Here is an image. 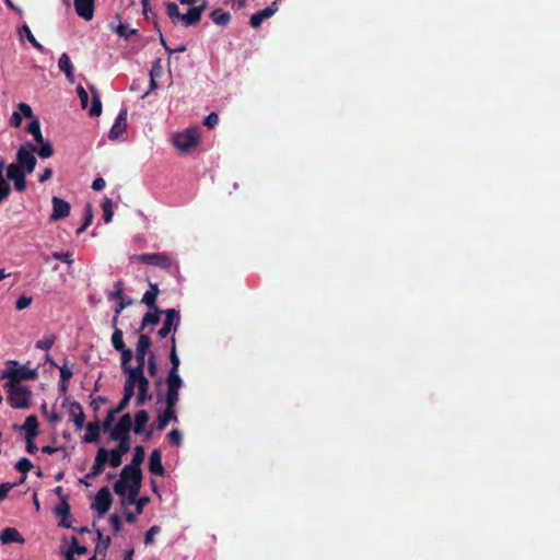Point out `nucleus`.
<instances>
[{
  "instance_id": "nucleus-30",
  "label": "nucleus",
  "mask_w": 560,
  "mask_h": 560,
  "mask_svg": "<svg viewBox=\"0 0 560 560\" xmlns=\"http://www.w3.org/2000/svg\"><path fill=\"white\" fill-rule=\"evenodd\" d=\"M153 312L147 313L141 322V326L139 328V332L145 328L148 325H158L160 323L161 314H164V311L159 310L158 307L152 308Z\"/></svg>"
},
{
  "instance_id": "nucleus-37",
  "label": "nucleus",
  "mask_w": 560,
  "mask_h": 560,
  "mask_svg": "<svg viewBox=\"0 0 560 560\" xmlns=\"http://www.w3.org/2000/svg\"><path fill=\"white\" fill-rule=\"evenodd\" d=\"M149 381L147 383L142 382L140 388L138 389V395L136 398L137 406H143L147 400H150L152 398V396L149 394Z\"/></svg>"
},
{
  "instance_id": "nucleus-20",
  "label": "nucleus",
  "mask_w": 560,
  "mask_h": 560,
  "mask_svg": "<svg viewBox=\"0 0 560 560\" xmlns=\"http://www.w3.org/2000/svg\"><path fill=\"white\" fill-rule=\"evenodd\" d=\"M149 471L156 476H164L165 469L162 464V453L159 448L151 452L149 457Z\"/></svg>"
},
{
  "instance_id": "nucleus-23",
  "label": "nucleus",
  "mask_w": 560,
  "mask_h": 560,
  "mask_svg": "<svg viewBox=\"0 0 560 560\" xmlns=\"http://www.w3.org/2000/svg\"><path fill=\"white\" fill-rule=\"evenodd\" d=\"M149 290L142 296L141 303L147 305L149 308H155L156 298L160 293L159 285L156 283L149 282Z\"/></svg>"
},
{
  "instance_id": "nucleus-31",
  "label": "nucleus",
  "mask_w": 560,
  "mask_h": 560,
  "mask_svg": "<svg viewBox=\"0 0 560 560\" xmlns=\"http://www.w3.org/2000/svg\"><path fill=\"white\" fill-rule=\"evenodd\" d=\"M200 9L190 8L186 14H182L180 20L185 26H195L200 22Z\"/></svg>"
},
{
  "instance_id": "nucleus-51",
  "label": "nucleus",
  "mask_w": 560,
  "mask_h": 560,
  "mask_svg": "<svg viewBox=\"0 0 560 560\" xmlns=\"http://www.w3.org/2000/svg\"><path fill=\"white\" fill-rule=\"evenodd\" d=\"M102 113V102L97 95L93 96L92 106L89 110L91 117L100 116Z\"/></svg>"
},
{
  "instance_id": "nucleus-9",
  "label": "nucleus",
  "mask_w": 560,
  "mask_h": 560,
  "mask_svg": "<svg viewBox=\"0 0 560 560\" xmlns=\"http://www.w3.org/2000/svg\"><path fill=\"white\" fill-rule=\"evenodd\" d=\"M164 315L165 319L163 326L158 331L161 338H166L172 330L175 332L180 323L179 312L174 308L164 311Z\"/></svg>"
},
{
  "instance_id": "nucleus-26",
  "label": "nucleus",
  "mask_w": 560,
  "mask_h": 560,
  "mask_svg": "<svg viewBox=\"0 0 560 560\" xmlns=\"http://www.w3.org/2000/svg\"><path fill=\"white\" fill-rule=\"evenodd\" d=\"M37 143L39 144V148H37L36 145H34L32 143H28V148L31 149V151H33V153H37L38 156H40L43 159H48L54 154V148L50 142L45 141L43 139V142H37Z\"/></svg>"
},
{
  "instance_id": "nucleus-57",
  "label": "nucleus",
  "mask_w": 560,
  "mask_h": 560,
  "mask_svg": "<svg viewBox=\"0 0 560 560\" xmlns=\"http://www.w3.org/2000/svg\"><path fill=\"white\" fill-rule=\"evenodd\" d=\"M54 342H55V337L50 336V337L44 338L42 340H38L36 342V348L47 351L52 347Z\"/></svg>"
},
{
  "instance_id": "nucleus-60",
  "label": "nucleus",
  "mask_w": 560,
  "mask_h": 560,
  "mask_svg": "<svg viewBox=\"0 0 560 560\" xmlns=\"http://www.w3.org/2000/svg\"><path fill=\"white\" fill-rule=\"evenodd\" d=\"M18 485L19 483H16V482H14V483H10V482L0 483V502H2L7 498L9 491L12 488H14L15 486H18Z\"/></svg>"
},
{
  "instance_id": "nucleus-19",
  "label": "nucleus",
  "mask_w": 560,
  "mask_h": 560,
  "mask_svg": "<svg viewBox=\"0 0 560 560\" xmlns=\"http://www.w3.org/2000/svg\"><path fill=\"white\" fill-rule=\"evenodd\" d=\"M127 126V109H122L112 126L108 137L110 140L118 139L125 131Z\"/></svg>"
},
{
  "instance_id": "nucleus-54",
  "label": "nucleus",
  "mask_w": 560,
  "mask_h": 560,
  "mask_svg": "<svg viewBox=\"0 0 560 560\" xmlns=\"http://www.w3.org/2000/svg\"><path fill=\"white\" fill-rule=\"evenodd\" d=\"M167 438H168L170 443L173 445L179 446L182 444L183 435H182V432L177 429L172 430L168 433Z\"/></svg>"
},
{
  "instance_id": "nucleus-64",
  "label": "nucleus",
  "mask_w": 560,
  "mask_h": 560,
  "mask_svg": "<svg viewBox=\"0 0 560 560\" xmlns=\"http://www.w3.org/2000/svg\"><path fill=\"white\" fill-rule=\"evenodd\" d=\"M109 522L113 526L114 534H118L122 527L120 517L117 514H113L109 517Z\"/></svg>"
},
{
  "instance_id": "nucleus-14",
  "label": "nucleus",
  "mask_w": 560,
  "mask_h": 560,
  "mask_svg": "<svg viewBox=\"0 0 560 560\" xmlns=\"http://www.w3.org/2000/svg\"><path fill=\"white\" fill-rule=\"evenodd\" d=\"M130 451V441H118V446L115 450L108 452V464L116 468L121 465L122 455Z\"/></svg>"
},
{
  "instance_id": "nucleus-11",
  "label": "nucleus",
  "mask_w": 560,
  "mask_h": 560,
  "mask_svg": "<svg viewBox=\"0 0 560 560\" xmlns=\"http://www.w3.org/2000/svg\"><path fill=\"white\" fill-rule=\"evenodd\" d=\"M27 173L19 170L14 164H9L7 166V180H12L14 184V189L19 192H22L26 189V179L25 175Z\"/></svg>"
},
{
  "instance_id": "nucleus-34",
  "label": "nucleus",
  "mask_w": 560,
  "mask_h": 560,
  "mask_svg": "<svg viewBox=\"0 0 560 560\" xmlns=\"http://www.w3.org/2000/svg\"><path fill=\"white\" fill-rule=\"evenodd\" d=\"M4 160L0 159V198L7 200L11 194V186L3 176Z\"/></svg>"
},
{
  "instance_id": "nucleus-12",
  "label": "nucleus",
  "mask_w": 560,
  "mask_h": 560,
  "mask_svg": "<svg viewBox=\"0 0 560 560\" xmlns=\"http://www.w3.org/2000/svg\"><path fill=\"white\" fill-rule=\"evenodd\" d=\"M151 338L148 335L140 334L137 348H136V361L137 366L140 368L141 371H144L145 364V354L151 347Z\"/></svg>"
},
{
  "instance_id": "nucleus-44",
  "label": "nucleus",
  "mask_w": 560,
  "mask_h": 560,
  "mask_svg": "<svg viewBox=\"0 0 560 560\" xmlns=\"http://www.w3.org/2000/svg\"><path fill=\"white\" fill-rule=\"evenodd\" d=\"M68 549L74 553V555H78V556H85L88 555L89 550L85 546H81L79 544V540L75 536H72L71 537V544L70 546L68 547Z\"/></svg>"
},
{
  "instance_id": "nucleus-52",
  "label": "nucleus",
  "mask_w": 560,
  "mask_h": 560,
  "mask_svg": "<svg viewBox=\"0 0 560 560\" xmlns=\"http://www.w3.org/2000/svg\"><path fill=\"white\" fill-rule=\"evenodd\" d=\"M170 361H171V369L168 372H175V373H179V364H180V361H179V358L177 355V351L176 349H171L170 351Z\"/></svg>"
},
{
  "instance_id": "nucleus-58",
  "label": "nucleus",
  "mask_w": 560,
  "mask_h": 560,
  "mask_svg": "<svg viewBox=\"0 0 560 560\" xmlns=\"http://www.w3.org/2000/svg\"><path fill=\"white\" fill-rule=\"evenodd\" d=\"M131 398H132V396L124 394V396H122L121 400L119 401V404L117 405V407L113 409L114 412H116V413L122 412L128 407Z\"/></svg>"
},
{
  "instance_id": "nucleus-43",
  "label": "nucleus",
  "mask_w": 560,
  "mask_h": 560,
  "mask_svg": "<svg viewBox=\"0 0 560 560\" xmlns=\"http://www.w3.org/2000/svg\"><path fill=\"white\" fill-rule=\"evenodd\" d=\"M115 32L119 37L125 39H129L131 35H136L138 31L136 28H130L127 24L119 23L117 27H115Z\"/></svg>"
},
{
  "instance_id": "nucleus-5",
  "label": "nucleus",
  "mask_w": 560,
  "mask_h": 560,
  "mask_svg": "<svg viewBox=\"0 0 560 560\" xmlns=\"http://www.w3.org/2000/svg\"><path fill=\"white\" fill-rule=\"evenodd\" d=\"M13 164L19 170L31 174L36 167L37 160L30 148L27 149L25 145H22L16 152V162Z\"/></svg>"
},
{
  "instance_id": "nucleus-15",
  "label": "nucleus",
  "mask_w": 560,
  "mask_h": 560,
  "mask_svg": "<svg viewBox=\"0 0 560 560\" xmlns=\"http://www.w3.org/2000/svg\"><path fill=\"white\" fill-rule=\"evenodd\" d=\"M277 1L275 0L269 7L254 13L249 20L250 26L258 28L265 20L271 18L279 9Z\"/></svg>"
},
{
  "instance_id": "nucleus-42",
  "label": "nucleus",
  "mask_w": 560,
  "mask_h": 560,
  "mask_svg": "<svg viewBox=\"0 0 560 560\" xmlns=\"http://www.w3.org/2000/svg\"><path fill=\"white\" fill-rule=\"evenodd\" d=\"M112 345L115 350H122L126 345L124 342V334L122 330L119 328H116L112 335Z\"/></svg>"
},
{
  "instance_id": "nucleus-53",
  "label": "nucleus",
  "mask_w": 560,
  "mask_h": 560,
  "mask_svg": "<svg viewBox=\"0 0 560 560\" xmlns=\"http://www.w3.org/2000/svg\"><path fill=\"white\" fill-rule=\"evenodd\" d=\"M161 532V527L158 526V525H154L152 527H150L147 533L144 534V544L145 545H151L154 542V535L155 534H159Z\"/></svg>"
},
{
  "instance_id": "nucleus-1",
  "label": "nucleus",
  "mask_w": 560,
  "mask_h": 560,
  "mask_svg": "<svg viewBox=\"0 0 560 560\" xmlns=\"http://www.w3.org/2000/svg\"><path fill=\"white\" fill-rule=\"evenodd\" d=\"M142 483V470H128L125 466L120 472V478L114 485V491L118 495H124L128 491L127 503H133L138 497Z\"/></svg>"
},
{
  "instance_id": "nucleus-62",
  "label": "nucleus",
  "mask_w": 560,
  "mask_h": 560,
  "mask_svg": "<svg viewBox=\"0 0 560 560\" xmlns=\"http://www.w3.org/2000/svg\"><path fill=\"white\" fill-rule=\"evenodd\" d=\"M60 371V380L63 382H69V380L72 377L73 372L70 368H68L67 364H63L61 366H58Z\"/></svg>"
},
{
  "instance_id": "nucleus-24",
  "label": "nucleus",
  "mask_w": 560,
  "mask_h": 560,
  "mask_svg": "<svg viewBox=\"0 0 560 560\" xmlns=\"http://www.w3.org/2000/svg\"><path fill=\"white\" fill-rule=\"evenodd\" d=\"M178 418L175 413L174 408L166 407L163 413L159 415L156 420V429L162 431L166 428V425L171 422H177Z\"/></svg>"
},
{
  "instance_id": "nucleus-22",
  "label": "nucleus",
  "mask_w": 560,
  "mask_h": 560,
  "mask_svg": "<svg viewBox=\"0 0 560 560\" xmlns=\"http://www.w3.org/2000/svg\"><path fill=\"white\" fill-rule=\"evenodd\" d=\"M0 541L3 545L12 544V542H19L23 544L25 539L23 536L19 533V530L14 527H5L0 533Z\"/></svg>"
},
{
  "instance_id": "nucleus-25",
  "label": "nucleus",
  "mask_w": 560,
  "mask_h": 560,
  "mask_svg": "<svg viewBox=\"0 0 560 560\" xmlns=\"http://www.w3.org/2000/svg\"><path fill=\"white\" fill-rule=\"evenodd\" d=\"M21 429L25 431V438H36L38 435L37 417L34 415L28 416Z\"/></svg>"
},
{
  "instance_id": "nucleus-33",
  "label": "nucleus",
  "mask_w": 560,
  "mask_h": 560,
  "mask_svg": "<svg viewBox=\"0 0 560 560\" xmlns=\"http://www.w3.org/2000/svg\"><path fill=\"white\" fill-rule=\"evenodd\" d=\"M149 420V413L145 410H139L135 416L133 432L141 434L144 431L145 424Z\"/></svg>"
},
{
  "instance_id": "nucleus-39",
  "label": "nucleus",
  "mask_w": 560,
  "mask_h": 560,
  "mask_svg": "<svg viewBox=\"0 0 560 560\" xmlns=\"http://www.w3.org/2000/svg\"><path fill=\"white\" fill-rule=\"evenodd\" d=\"M93 220V209L91 203H86L84 209V220H82V224L77 230V234L83 233L92 223Z\"/></svg>"
},
{
  "instance_id": "nucleus-41",
  "label": "nucleus",
  "mask_w": 560,
  "mask_h": 560,
  "mask_svg": "<svg viewBox=\"0 0 560 560\" xmlns=\"http://www.w3.org/2000/svg\"><path fill=\"white\" fill-rule=\"evenodd\" d=\"M121 353V368L124 372H128V370H132L133 368L129 365V362L132 360L133 352L131 349L125 347L122 350H118Z\"/></svg>"
},
{
  "instance_id": "nucleus-29",
  "label": "nucleus",
  "mask_w": 560,
  "mask_h": 560,
  "mask_svg": "<svg viewBox=\"0 0 560 560\" xmlns=\"http://www.w3.org/2000/svg\"><path fill=\"white\" fill-rule=\"evenodd\" d=\"M58 67L59 69L65 72L67 79L70 81V82H73L74 80V77H73V66L70 61V58L69 56L63 52L59 60H58Z\"/></svg>"
},
{
  "instance_id": "nucleus-45",
  "label": "nucleus",
  "mask_w": 560,
  "mask_h": 560,
  "mask_svg": "<svg viewBox=\"0 0 560 560\" xmlns=\"http://www.w3.org/2000/svg\"><path fill=\"white\" fill-rule=\"evenodd\" d=\"M22 33L25 34L27 40L33 45L34 48H36L39 51H44V46L37 42V39L34 37L33 33L31 32L27 25L22 26L21 34Z\"/></svg>"
},
{
  "instance_id": "nucleus-40",
  "label": "nucleus",
  "mask_w": 560,
  "mask_h": 560,
  "mask_svg": "<svg viewBox=\"0 0 560 560\" xmlns=\"http://www.w3.org/2000/svg\"><path fill=\"white\" fill-rule=\"evenodd\" d=\"M114 205L112 199L104 198L102 202V209H103V219L106 223H109L113 220L114 217Z\"/></svg>"
},
{
  "instance_id": "nucleus-38",
  "label": "nucleus",
  "mask_w": 560,
  "mask_h": 560,
  "mask_svg": "<svg viewBox=\"0 0 560 560\" xmlns=\"http://www.w3.org/2000/svg\"><path fill=\"white\" fill-rule=\"evenodd\" d=\"M27 132H30L36 142H43V135L40 131V122L37 118H33L32 121L27 125Z\"/></svg>"
},
{
  "instance_id": "nucleus-46",
  "label": "nucleus",
  "mask_w": 560,
  "mask_h": 560,
  "mask_svg": "<svg viewBox=\"0 0 560 560\" xmlns=\"http://www.w3.org/2000/svg\"><path fill=\"white\" fill-rule=\"evenodd\" d=\"M124 296V283L121 280H118L114 284V290L108 293V300H119Z\"/></svg>"
},
{
  "instance_id": "nucleus-28",
  "label": "nucleus",
  "mask_w": 560,
  "mask_h": 560,
  "mask_svg": "<svg viewBox=\"0 0 560 560\" xmlns=\"http://www.w3.org/2000/svg\"><path fill=\"white\" fill-rule=\"evenodd\" d=\"M144 456H145L144 448L142 446H136L131 462L126 465L127 469L133 470L135 472L138 469H141V464L144 460Z\"/></svg>"
},
{
  "instance_id": "nucleus-17",
  "label": "nucleus",
  "mask_w": 560,
  "mask_h": 560,
  "mask_svg": "<svg viewBox=\"0 0 560 560\" xmlns=\"http://www.w3.org/2000/svg\"><path fill=\"white\" fill-rule=\"evenodd\" d=\"M95 0H74L77 14L85 21H91L94 16Z\"/></svg>"
},
{
  "instance_id": "nucleus-8",
  "label": "nucleus",
  "mask_w": 560,
  "mask_h": 560,
  "mask_svg": "<svg viewBox=\"0 0 560 560\" xmlns=\"http://www.w3.org/2000/svg\"><path fill=\"white\" fill-rule=\"evenodd\" d=\"M38 374L35 369H26L24 366L19 369H7L2 375L3 378H9L8 383L12 384H21V381L23 380H35Z\"/></svg>"
},
{
  "instance_id": "nucleus-3",
  "label": "nucleus",
  "mask_w": 560,
  "mask_h": 560,
  "mask_svg": "<svg viewBox=\"0 0 560 560\" xmlns=\"http://www.w3.org/2000/svg\"><path fill=\"white\" fill-rule=\"evenodd\" d=\"M131 260L162 270H170L174 265L172 257L166 253L138 254L131 256Z\"/></svg>"
},
{
  "instance_id": "nucleus-16",
  "label": "nucleus",
  "mask_w": 560,
  "mask_h": 560,
  "mask_svg": "<svg viewBox=\"0 0 560 560\" xmlns=\"http://www.w3.org/2000/svg\"><path fill=\"white\" fill-rule=\"evenodd\" d=\"M108 463V451L105 447L98 448L94 464L86 475V478H93L101 475L104 471L105 465Z\"/></svg>"
},
{
  "instance_id": "nucleus-47",
  "label": "nucleus",
  "mask_w": 560,
  "mask_h": 560,
  "mask_svg": "<svg viewBox=\"0 0 560 560\" xmlns=\"http://www.w3.org/2000/svg\"><path fill=\"white\" fill-rule=\"evenodd\" d=\"M33 468L32 462L23 457L15 464V469L19 470L21 474H27Z\"/></svg>"
},
{
  "instance_id": "nucleus-6",
  "label": "nucleus",
  "mask_w": 560,
  "mask_h": 560,
  "mask_svg": "<svg viewBox=\"0 0 560 560\" xmlns=\"http://www.w3.org/2000/svg\"><path fill=\"white\" fill-rule=\"evenodd\" d=\"M127 375L125 385H124V394L130 395L133 397L136 387L139 389L142 382L147 383L149 380L144 375V371H141L140 368H133L132 370H128V372H124Z\"/></svg>"
},
{
  "instance_id": "nucleus-59",
  "label": "nucleus",
  "mask_w": 560,
  "mask_h": 560,
  "mask_svg": "<svg viewBox=\"0 0 560 560\" xmlns=\"http://www.w3.org/2000/svg\"><path fill=\"white\" fill-rule=\"evenodd\" d=\"M77 93H78V96L80 98L82 108H86L88 103H89V94H88V92L85 91V89L82 85H79L77 88Z\"/></svg>"
},
{
  "instance_id": "nucleus-21",
  "label": "nucleus",
  "mask_w": 560,
  "mask_h": 560,
  "mask_svg": "<svg viewBox=\"0 0 560 560\" xmlns=\"http://www.w3.org/2000/svg\"><path fill=\"white\" fill-rule=\"evenodd\" d=\"M69 417L78 430L82 429L85 422V415L80 402L72 401L69 405Z\"/></svg>"
},
{
  "instance_id": "nucleus-36",
  "label": "nucleus",
  "mask_w": 560,
  "mask_h": 560,
  "mask_svg": "<svg viewBox=\"0 0 560 560\" xmlns=\"http://www.w3.org/2000/svg\"><path fill=\"white\" fill-rule=\"evenodd\" d=\"M165 382L167 390H179L183 386V380L179 373L168 372Z\"/></svg>"
},
{
  "instance_id": "nucleus-7",
  "label": "nucleus",
  "mask_w": 560,
  "mask_h": 560,
  "mask_svg": "<svg viewBox=\"0 0 560 560\" xmlns=\"http://www.w3.org/2000/svg\"><path fill=\"white\" fill-rule=\"evenodd\" d=\"M132 428V419L130 413L121 416L119 421L116 423L110 432V439L114 441H130L129 432Z\"/></svg>"
},
{
  "instance_id": "nucleus-32",
  "label": "nucleus",
  "mask_w": 560,
  "mask_h": 560,
  "mask_svg": "<svg viewBox=\"0 0 560 560\" xmlns=\"http://www.w3.org/2000/svg\"><path fill=\"white\" fill-rule=\"evenodd\" d=\"M210 18L214 24L225 26L231 21V14L222 9H215L210 13Z\"/></svg>"
},
{
  "instance_id": "nucleus-13",
  "label": "nucleus",
  "mask_w": 560,
  "mask_h": 560,
  "mask_svg": "<svg viewBox=\"0 0 560 560\" xmlns=\"http://www.w3.org/2000/svg\"><path fill=\"white\" fill-rule=\"evenodd\" d=\"M52 213L50 214V221H58L67 218L70 214L71 206L68 201L52 197Z\"/></svg>"
},
{
  "instance_id": "nucleus-27",
  "label": "nucleus",
  "mask_w": 560,
  "mask_h": 560,
  "mask_svg": "<svg viewBox=\"0 0 560 560\" xmlns=\"http://www.w3.org/2000/svg\"><path fill=\"white\" fill-rule=\"evenodd\" d=\"M101 424L98 421L90 422L86 425V433L83 436L85 443H95L100 439Z\"/></svg>"
},
{
  "instance_id": "nucleus-35",
  "label": "nucleus",
  "mask_w": 560,
  "mask_h": 560,
  "mask_svg": "<svg viewBox=\"0 0 560 560\" xmlns=\"http://www.w3.org/2000/svg\"><path fill=\"white\" fill-rule=\"evenodd\" d=\"M97 542L95 546V556L98 553L105 555L108 547L110 546L112 539L109 536L104 537L101 529H96Z\"/></svg>"
},
{
  "instance_id": "nucleus-56",
  "label": "nucleus",
  "mask_w": 560,
  "mask_h": 560,
  "mask_svg": "<svg viewBox=\"0 0 560 560\" xmlns=\"http://www.w3.org/2000/svg\"><path fill=\"white\" fill-rule=\"evenodd\" d=\"M33 299L31 296L21 295L15 303V308L22 311L27 308L32 304Z\"/></svg>"
},
{
  "instance_id": "nucleus-2",
  "label": "nucleus",
  "mask_w": 560,
  "mask_h": 560,
  "mask_svg": "<svg viewBox=\"0 0 560 560\" xmlns=\"http://www.w3.org/2000/svg\"><path fill=\"white\" fill-rule=\"evenodd\" d=\"M4 388L8 394V401L12 408L26 409L30 407L32 392L27 386L7 382Z\"/></svg>"
},
{
  "instance_id": "nucleus-49",
  "label": "nucleus",
  "mask_w": 560,
  "mask_h": 560,
  "mask_svg": "<svg viewBox=\"0 0 560 560\" xmlns=\"http://www.w3.org/2000/svg\"><path fill=\"white\" fill-rule=\"evenodd\" d=\"M166 13L172 20H180L182 13L175 2H168L166 4Z\"/></svg>"
},
{
  "instance_id": "nucleus-63",
  "label": "nucleus",
  "mask_w": 560,
  "mask_h": 560,
  "mask_svg": "<svg viewBox=\"0 0 560 560\" xmlns=\"http://www.w3.org/2000/svg\"><path fill=\"white\" fill-rule=\"evenodd\" d=\"M219 122V116L217 113L212 112L210 113L206 118H205V126H207L208 128H213L214 126H217Z\"/></svg>"
},
{
  "instance_id": "nucleus-18",
  "label": "nucleus",
  "mask_w": 560,
  "mask_h": 560,
  "mask_svg": "<svg viewBox=\"0 0 560 560\" xmlns=\"http://www.w3.org/2000/svg\"><path fill=\"white\" fill-rule=\"evenodd\" d=\"M56 515L61 516L59 522V526L65 528H72L71 524V514H70V505L67 499L63 497L60 500V503L55 508Z\"/></svg>"
},
{
  "instance_id": "nucleus-50",
  "label": "nucleus",
  "mask_w": 560,
  "mask_h": 560,
  "mask_svg": "<svg viewBox=\"0 0 560 560\" xmlns=\"http://www.w3.org/2000/svg\"><path fill=\"white\" fill-rule=\"evenodd\" d=\"M163 74L162 59L158 58L153 63L150 70V78L158 79Z\"/></svg>"
},
{
  "instance_id": "nucleus-61",
  "label": "nucleus",
  "mask_w": 560,
  "mask_h": 560,
  "mask_svg": "<svg viewBox=\"0 0 560 560\" xmlns=\"http://www.w3.org/2000/svg\"><path fill=\"white\" fill-rule=\"evenodd\" d=\"M148 371L151 376H154L158 373L156 358L153 353H150L148 359Z\"/></svg>"
},
{
  "instance_id": "nucleus-55",
  "label": "nucleus",
  "mask_w": 560,
  "mask_h": 560,
  "mask_svg": "<svg viewBox=\"0 0 560 560\" xmlns=\"http://www.w3.org/2000/svg\"><path fill=\"white\" fill-rule=\"evenodd\" d=\"M52 257L55 259L66 262L68 265L73 264L72 253H70V252H66V253L54 252Z\"/></svg>"
},
{
  "instance_id": "nucleus-4",
  "label": "nucleus",
  "mask_w": 560,
  "mask_h": 560,
  "mask_svg": "<svg viewBox=\"0 0 560 560\" xmlns=\"http://www.w3.org/2000/svg\"><path fill=\"white\" fill-rule=\"evenodd\" d=\"M200 141V130L198 127H191L183 132H178L173 137L174 145L183 151L187 152L190 149L197 147Z\"/></svg>"
},
{
  "instance_id": "nucleus-10",
  "label": "nucleus",
  "mask_w": 560,
  "mask_h": 560,
  "mask_svg": "<svg viewBox=\"0 0 560 560\" xmlns=\"http://www.w3.org/2000/svg\"><path fill=\"white\" fill-rule=\"evenodd\" d=\"M113 503V498L110 494V491L107 487L101 488L94 499V502L92 503V509L97 511V513L103 516L106 514Z\"/></svg>"
},
{
  "instance_id": "nucleus-48",
  "label": "nucleus",
  "mask_w": 560,
  "mask_h": 560,
  "mask_svg": "<svg viewBox=\"0 0 560 560\" xmlns=\"http://www.w3.org/2000/svg\"><path fill=\"white\" fill-rule=\"evenodd\" d=\"M178 398H179V390H167L166 397H165L166 407L175 409Z\"/></svg>"
}]
</instances>
